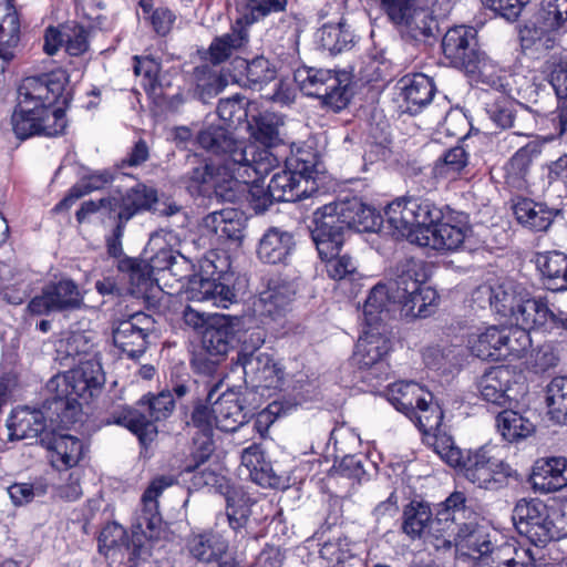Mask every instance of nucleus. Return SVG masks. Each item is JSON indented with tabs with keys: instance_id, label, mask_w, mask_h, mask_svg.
I'll list each match as a JSON object with an SVG mask.
<instances>
[{
	"instance_id": "obj_1",
	"label": "nucleus",
	"mask_w": 567,
	"mask_h": 567,
	"mask_svg": "<svg viewBox=\"0 0 567 567\" xmlns=\"http://www.w3.org/2000/svg\"><path fill=\"white\" fill-rule=\"evenodd\" d=\"M66 83L68 75L62 70L22 80L11 116L12 130L19 140L35 135L55 136L64 131L65 112L53 105L60 99L64 105L69 103L70 94H64Z\"/></svg>"
},
{
	"instance_id": "obj_2",
	"label": "nucleus",
	"mask_w": 567,
	"mask_h": 567,
	"mask_svg": "<svg viewBox=\"0 0 567 567\" xmlns=\"http://www.w3.org/2000/svg\"><path fill=\"white\" fill-rule=\"evenodd\" d=\"M422 279L423 267L420 260H401L388 284H378L371 289L363 305L367 323L373 326L396 312L411 319L431 316L437 307L439 296L435 289L423 286Z\"/></svg>"
},
{
	"instance_id": "obj_3",
	"label": "nucleus",
	"mask_w": 567,
	"mask_h": 567,
	"mask_svg": "<svg viewBox=\"0 0 567 567\" xmlns=\"http://www.w3.org/2000/svg\"><path fill=\"white\" fill-rule=\"evenodd\" d=\"M249 163H240L226 167H215L207 162H200L192 168L190 179L198 184V190L207 194L209 199L223 203H236L247 190V184L254 182L255 177L266 176L274 168L279 166L277 155L268 151H261Z\"/></svg>"
},
{
	"instance_id": "obj_4",
	"label": "nucleus",
	"mask_w": 567,
	"mask_h": 567,
	"mask_svg": "<svg viewBox=\"0 0 567 567\" xmlns=\"http://www.w3.org/2000/svg\"><path fill=\"white\" fill-rule=\"evenodd\" d=\"M463 493L454 492L442 504L429 525L427 537L437 543L436 548H451L461 545L471 555L486 554L492 548V542L476 524L475 513L466 507Z\"/></svg>"
},
{
	"instance_id": "obj_5",
	"label": "nucleus",
	"mask_w": 567,
	"mask_h": 567,
	"mask_svg": "<svg viewBox=\"0 0 567 567\" xmlns=\"http://www.w3.org/2000/svg\"><path fill=\"white\" fill-rule=\"evenodd\" d=\"M105 384V373L96 355L81 361L76 368L63 377L50 380L48 386L54 389L52 405L62 422H74L82 410L81 400L89 403L97 396Z\"/></svg>"
},
{
	"instance_id": "obj_6",
	"label": "nucleus",
	"mask_w": 567,
	"mask_h": 567,
	"mask_svg": "<svg viewBox=\"0 0 567 567\" xmlns=\"http://www.w3.org/2000/svg\"><path fill=\"white\" fill-rule=\"evenodd\" d=\"M566 23L567 0H542L537 13L519 31L522 49L534 58L554 50Z\"/></svg>"
},
{
	"instance_id": "obj_7",
	"label": "nucleus",
	"mask_w": 567,
	"mask_h": 567,
	"mask_svg": "<svg viewBox=\"0 0 567 567\" xmlns=\"http://www.w3.org/2000/svg\"><path fill=\"white\" fill-rule=\"evenodd\" d=\"M440 217V209L431 200L420 197H401L384 208V214L379 219V230L382 229L395 238H405L411 244H415L414 237L419 235V230L439 220Z\"/></svg>"
},
{
	"instance_id": "obj_8",
	"label": "nucleus",
	"mask_w": 567,
	"mask_h": 567,
	"mask_svg": "<svg viewBox=\"0 0 567 567\" xmlns=\"http://www.w3.org/2000/svg\"><path fill=\"white\" fill-rule=\"evenodd\" d=\"M175 483L172 476H158L154 478L142 495V508L135 517L133 524V535L131 542L125 539L122 547L130 554V560L137 565L138 559L144 558L147 550L143 544V538H156L162 529V517L158 512L157 498L162 493L173 486Z\"/></svg>"
},
{
	"instance_id": "obj_9",
	"label": "nucleus",
	"mask_w": 567,
	"mask_h": 567,
	"mask_svg": "<svg viewBox=\"0 0 567 567\" xmlns=\"http://www.w3.org/2000/svg\"><path fill=\"white\" fill-rule=\"evenodd\" d=\"M310 154L286 158L285 167L275 173L268 184L270 196L276 202H297L318 192L315 163Z\"/></svg>"
},
{
	"instance_id": "obj_10",
	"label": "nucleus",
	"mask_w": 567,
	"mask_h": 567,
	"mask_svg": "<svg viewBox=\"0 0 567 567\" xmlns=\"http://www.w3.org/2000/svg\"><path fill=\"white\" fill-rule=\"evenodd\" d=\"M295 81L308 96H315L322 104L338 112L350 101L351 75L347 71H332L315 68H300L295 72Z\"/></svg>"
},
{
	"instance_id": "obj_11",
	"label": "nucleus",
	"mask_w": 567,
	"mask_h": 567,
	"mask_svg": "<svg viewBox=\"0 0 567 567\" xmlns=\"http://www.w3.org/2000/svg\"><path fill=\"white\" fill-rule=\"evenodd\" d=\"M183 264L186 268H192L195 272L187 277L183 284L184 293L190 301L200 303H212L216 308L227 309L237 301V295L233 287L212 279L203 275L208 274V269L214 268L209 260H200L198 262L199 271L195 270V265L179 252Z\"/></svg>"
},
{
	"instance_id": "obj_12",
	"label": "nucleus",
	"mask_w": 567,
	"mask_h": 567,
	"mask_svg": "<svg viewBox=\"0 0 567 567\" xmlns=\"http://www.w3.org/2000/svg\"><path fill=\"white\" fill-rule=\"evenodd\" d=\"M517 532L535 546H545L555 538V524L546 504L537 498L519 499L512 514Z\"/></svg>"
},
{
	"instance_id": "obj_13",
	"label": "nucleus",
	"mask_w": 567,
	"mask_h": 567,
	"mask_svg": "<svg viewBox=\"0 0 567 567\" xmlns=\"http://www.w3.org/2000/svg\"><path fill=\"white\" fill-rule=\"evenodd\" d=\"M473 230L465 214H460L455 220L427 224L414 237L415 245L439 251H456L465 248Z\"/></svg>"
},
{
	"instance_id": "obj_14",
	"label": "nucleus",
	"mask_w": 567,
	"mask_h": 567,
	"mask_svg": "<svg viewBox=\"0 0 567 567\" xmlns=\"http://www.w3.org/2000/svg\"><path fill=\"white\" fill-rule=\"evenodd\" d=\"M140 404L146 405L148 415L134 410L128 411L116 422L125 425L137 435L142 443L152 441L157 433L154 422L168 417L175 409V398L172 391L164 390L156 395H146Z\"/></svg>"
},
{
	"instance_id": "obj_15",
	"label": "nucleus",
	"mask_w": 567,
	"mask_h": 567,
	"mask_svg": "<svg viewBox=\"0 0 567 567\" xmlns=\"http://www.w3.org/2000/svg\"><path fill=\"white\" fill-rule=\"evenodd\" d=\"M399 31L416 41L432 34L433 19L415 0H372Z\"/></svg>"
},
{
	"instance_id": "obj_16",
	"label": "nucleus",
	"mask_w": 567,
	"mask_h": 567,
	"mask_svg": "<svg viewBox=\"0 0 567 567\" xmlns=\"http://www.w3.org/2000/svg\"><path fill=\"white\" fill-rule=\"evenodd\" d=\"M84 307V295L71 279L45 285L41 293L33 297L28 305L29 311L37 316L75 311Z\"/></svg>"
},
{
	"instance_id": "obj_17",
	"label": "nucleus",
	"mask_w": 567,
	"mask_h": 567,
	"mask_svg": "<svg viewBox=\"0 0 567 567\" xmlns=\"http://www.w3.org/2000/svg\"><path fill=\"white\" fill-rule=\"evenodd\" d=\"M198 144L209 153L216 155H226L223 165L249 163L255 159L261 151L256 150V145H247L245 142L236 141L234 136L221 126H209L200 131L197 135Z\"/></svg>"
},
{
	"instance_id": "obj_18",
	"label": "nucleus",
	"mask_w": 567,
	"mask_h": 567,
	"mask_svg": "<svg viewBox=\"0 0 567 567\" xmlns=\"http://www.w3.org/2000/svg\"><path fill=\"white\" fill-rule=\"evenodd\" d=\"M463 475L481 488L497 489L506 484L512 468L485 449L466 451Z\"/></svg>"
},
{
	"instance_id": "obj_19",
	"label": "nucleus",
	"mask_w": 567,
	"mask_h": 567,
	"mask_svg": "<svg viewBox=\"0 0 567 567\" xmlns=\"http://www.w3.org/2000/svg\"><path fill=\"white\" fill-rule=\"evenodd\" d=\"M444 56L457 69L474 72L478 69L481 53L477 48L476 30L457 25L447 30L442 39Z\"/></svg>"
},
{
	"instance_id": "obj_20",
	"label": "nucleus",
	"mask_w": 567,
	"mask_h": 567,
	"mask_svg": "<svg viewBox=\"0 0 567 567\" xmlns=\"http://www.w3.org/2000/svg\"><path fill=\"white\" fill-rule=\"evenodd\" d=\"M527 291L528 289L522 284L513 279H504L495 285L480 286L473 292V300L482 308L488 303L495 313L508 320L522 298L526 297Z\"/></svg>"
},
{
	"instance_id": "obj_21",
	"label": "nucleus",
	"mask_w": 567,
	"mask_h": 567,
	"mask_svg": "<svg viewBox=\"0 0 567 567\" xmlns=\"http://www.w3.org/2000/svg\"><path fill=\"white\" fill-rule=\"evenodd\" d=\"M238 364L243 368L246 383L254 388L279 389L284 371L271 354L260 350L238 353Z\"/></svg>"
},
{
	"instance_id": "obj_22",
	"label": "nucleus",
	"mask_w": 567,
	"mask_h": 567,
	"mask_svg": "<svg viewBox=\"0 0 567 567\" xmlns=\"http://www.w3.org/2000/svg\"><path fill=\"white\" fill-rule=\"evenodd\" d=\"M153 323V319L143 312H136L117 322L112 330L114 346L131 359L141 357L147 348V337Z\"/></svg>"
},
{
	"instance_id": "obj_23",
	"label": "nucleus",
	"mask_w": 567,
	"mask_h": 567,
	"mask_svg": "<svg viewBox=\"0 0 567 567\" xmlns=\"http://www.w3.org/2000/svg\"><path fill=\"white\" fill-rule=\"evenodd\" d=\"M331 212L330 206H322L313 214L311 237L321 259L339 254L344 243L347 230Z\"/></svg>"
},
{
	"instance_id": "obj_24",
	"label": "nucleus",
	"mask_w": 567,
	"mask_h": 567,
	"mask_svg": "<svg viewBox=\"0 0 567 567\" xmlns=\"http://www.w3.org/2000/svg\"><path fill=\"white\" fill-rule=\"evenodd\" d=\"M561 313L563 311L555 313L543 299L533 298L528 290L508 321L525 330L545 328L551 331L559 329Z\"/></svg>"
},
{
	"instance_id": "obj_25",
	"label": "nucleus",
	"mask_w": 567,
	"mask_h": 567,
	"mask_svg": "<svg viewBox=\"0 0 567 567\" xmlns=\"http://www.w3.org/2000/svg\"><path fill=\"white\" fill-rule=\"evenodd\" d=\"M189 434L193 435V446L190 455L194 464L185 466L186 472L197 470L205 463L213 452L215 444L213 441V423L208 415L207 406L199 405L192 413L190 422L186 423Z\"/></svg>"
},
{
	"instance_id": "obj_26",
	"label": "nucleus",
	"mask_w": 567,
	"mask_h": 567,
	"mask_svg": "<svg viewBox=\"0 0 567 567\" xmlns=\"http://www.w3.org/2000/svg\"><path fill=\"white\" fill-rule=\"evenodd\" d=\"M398 103L401 113L419 114L433 99V80L422 73L408 74L399 83Z\"/></svg>"
},
{
	"instance_id": "obj_27",
	"label": "nucleus",
	"mask_w": 567,
	"mask_h": 567,
	"mask_svg": "<svg viewBox=\"0 0 567 567\" xmlns=\"http://www.w3.org/2000/svg\"><path fill=\"white\" fill-rule=\"evenodd\" d=\"M327 206L333 209L331 214L339 219L338 221L346 230L354 229L363 233L379 230L380 215L359 198L328 204Z\"/></svg>"
},
{
	"instance_id": "obj_28",
	"label": "nucleus",
	"mask_w": 567,
	"mask_h": 567,
	"mask_svg": "<svg viewBox=\"0 0 567 567\" xmlns=\"http://www.w3.org/2000/svg\"><path fill=\"white\" fill-rule=\"evenodd\" d=\"M296 292L292 282L271 280L267 290L260 293L257 305L259 315L270 321H280L291 311Z\"/></svg>"
},
{
	"instance_id": "obj_29",
	"label": "nucleus",
	"mask_w": 567,
	"mask_h": 567,
	"mask_svg": "<svg viewBox=\"0 0 567 567\" xmlns=\"http://www.w3.org/2000/svg\"><path fill=\"white\" fill-rule=\"evenodd\" d=\"M513 371L499 365L487 370L478 380L477 388L484 401L497 406L509 405L513 395Z\"/></svg>"
},
{
	"instance_id": "obj_30",
	"label": "nucleus",
	"mask_w": 567,
	"mask_h": 567,
	"mask_svg": "<svg viewBox=\"0 0 567 567\" xmlns=\"http://www.w3.org/2000/svg\"><path fill=\"white\" fill-rule=\"evenodd\" d=\"M284 126V117L276 113L265 112L254 116L248 122V128L251 137L264 146L262 148L256 146V150L268 151L270 154L277 155L280 162L284 156L275 153L274 150L286 143Z\"/></svg>"
},
{
	"instance_id": "obj_31",
	"label": "nucleus",
	"mask_w": 567,
	"mask_h": 567,
	"mask_svg": "<svg viewBox=\"0 0 567 567\" xmlns=\"http://www.w3.org/2000/svg\"><path fill=\"white\" fill-rule=\"evenodd\" d=\"M533 487L540 493L557 492L567 486V457L553 456L538 460L530 476Z\"/></svg>"
},
{
	"instance_id": "obj_32",
	"label": "nucleus",
	"mask_w": 567,
	"mask_h": 567,
	"mask_svg": "<svg viewBox=\"0 0 567 567\" xmlns=\"http://www.w3.org/2000/svg\"><path fill=\"white\" fill-rule=\"evenodd\" d=\"M212 423L225 432H234L246 423L247 413L234 393H223L207 408Z\"/></svg>"
},
{
	"instance_id": "obj_33",
	"label": "nucleus",
	"mask_w": 567,
	"mask_h": 567,
	"mask_svg": "<svg viewBox=\"0 0 567 567\" xmlns=\"http://www.w3.org/2000/svg\"><path fill=\"white\" fill-rule=\"evenodd\" d=\"M19 32L20 22L11 0H0V75L14 56Z\"/></svg>"
},
{
	"instance_id": "obj_34",
	"label": "nucleus",
	"mask_w": 567,
	"mask_h": 567,
	"mask_svg": "<svg viewBox=\"0 0 567 567\" xmlns=\"http://www.w3.org/2000/svg\"><path fill=\"white\" fill-rule=\"evenodd\" d=\"M47 427L43 413L27 406L17 408L7 420L8 437L14 440H32L42 435Z\"/></svg>"
},
{
	"instance_id": "obj_35",
	"label": "nucleus",
	"mask_w": 567,
	"mask_h": 567,
	"mask_svg": "<svg viewBox=\"0 0 567 567\" xmlns=\"http://www.w3.org/2000/svg\"><path fill=\"white\" fill-rule=\"evenodd\" d=\"M536 267L542 276V282L547 290H567V255L558 251L537 252Z\"/></svg>"
},
{
	"instance_id": "obj_36",
	"label": "nucleus",
	"mask_w": 567,
	"mask_h": 567,
	"mask_svg": "<svg viewBox=\"0 0 567 567\" xmlns=\"http://www.w3.org/2000/svg\"><path fill=\"white\" fill-rule=\"evenodd\" d=\"M295 248L291 233L278 227L269 228L259 240L258 258L270 265L284 264Z\"/></svg>"
},
{
	"instance_id": "obj_37",
	"label": "nucleus",
	"mask_w": 567,
	"mask_h": 567,
	"mask_svg": "<svg viewBox=\"0 0 567 567\" xmlns=\"http://www.w3.org/2000/svg\"><path fill=\"white\" fill-rule=\"evenodd\" d=\"M389 349L388 340L380 333H364L355 344L353 362L360 369L382 371L385 368L383 358Z\"/></svg>"
},
{
	"instance_id": "obj_38",
	"label": "nucleus",
	"mask_w": 567,
	"mask_h": 567,
	"mask_svg": "<svg viewBox=\"0 0 567 567\" xmlns=\"http://www.w3.org/2000/svg\"><path fill=\"white\" fill-rule=\"evenodd\" d=\"M388 401L400 412L408 417H412L415 413V408L420 404H425V398H432V394L426 392L416 382L399 381L390 384L386 389Z\"/></svg>"
},
{
	"instance_id": "obj_39",
	"label": "nucleus",
	"mask_w": 567,
	"mask_h": 567,
	"mask_svg": "<svg viewBox=\"0 0 567 567\" xmlns=\"http://www.w3.org/2000/svg\"><path fill=\"white\" fill-rule=\"evenodd\" d=\"M540 153L539 145L530 142L520 147L505 166L507 185L516 189L527 186L533 159Z\"/></svg>"
},
{
	"instance_id": "obj_40",
	"label": "nucleus",
	"mask_w": 567,
	"mask_h": 567,
	"mask_svg": "<svg viewBox=\"0 0 567 567\" xmlns=\"http://www.w3.org/2000/svg\"><path fill=\"white\" fill-rule=\"evenodd\" d=\"M240 474L260 486H271L275 477L258 444H251L241 452Z\"/></svg>"
},
{
	"instance_id": "obj_41",
	"label": "nucleus",
	"mask_w": 567,
	"mask_h": 567,
	"mask_svg": "<svg viewBox=\"0 0 567 567\" xmlns=\"http://www.w3.org/2000/svg\"><path fill=\"white\" fill-rule=\"evenodd\" d=\"M203 226L220 238L239 240L243 237L241 213L235 208L212 212L204 217Z\"/></svg>"
},
{
	"instance_id": "obj_42",
	"label": "nucleus",
	"mask_w": 567,
	"mask_h": 567,
	"mask_svg": "<svg viewBox=\"0 0 567 567\" xmlns=\"http://www.w3.org/2000/svg\"><path fill=\"white\" fill-rule=\"evenodd\" d=\"M514 214L519 224L535 231H545L551 225L558 210L548 208L543 203L522 199L514 205Z\"/></svg>"
},
{
	"instance_id": "obj_43",
	"label": "nucleus",
	"mask_w": 567,
	"mask_h": 567,
	"mask_svg": "<svg viewBox=\"0 0 567 567\" xmlns=\"http://www.w3.org/2000/svg\"><path fill=\"white\" fill-rule=\"evenodd\" d=\"M121 268L127 270V279L131 286L130 292L137 298L148 297L154 285L164 278V274L161 277H154L156 272L148 266L146 259L126 260L122 262Z\"/></svg>"
},
{
	"instance_id": "obj_44",
	"label": "nucleus",
	"mask_w": 567,
	"mask_h": 567,
	"mask_svg": "<svg viewBox=\"0 0 567 567\" xmlns=\"http://www.w3.org/2000/svg\"><path fill=\"white\" fill-rule=\"evenodd\" d=\"M491 120L502 128H514L515 135L528 136L533 130V116L526 111L517 112L511 102L495 105L491 111Z\"/></svg>"
},
{
	"instance_id": "obj_45",
	"label": "nucleus",
	"mask_w": 567,
	"mask_h": 567,
	"mask_svg": "<svg viewBox=\"0 0 567 567\" xmlns=\"http://www.w3.org/2000/svg\"><path fill=\"white\" fill-rule=\"evenodd\" d=\"M47 446L51 451V463L58 470L75 466L82 456V442L71 435H53Z\"/></svg>"
},
{
	"instance_id": "obj_46",
	"label": "nucleus",
	"mask_w": 567,
	"mask_h": 567,
	"mask_svg": "<svg viewBox=\"0 0 567 567\" xmlns=\"http://www.w3.org/2000/svg\"><path fill=\"white\" fill-rule=\"evenodd\" d=\"M190 555L199 561L218 560L228 549L227 540L219 534L203 533L193 535L187 543Z\"/></svg>"
},
{
	"instance_id": "obj_47",
	"label": "nucleus",
	"mask_w": 567,
	"mask_h": 567,
	"mask_svg": "<svg viewBox=\"0 0 567 567\" xmlns=\"http://www.w3.org/2000/svg\"><path fill=\"white\" fill-rule=\"evenodd\" d=\"M471 353L482 360L501 358L502 327L491 326L483 331L471 333L467 339Z\"/></svg>"
},
{
	"instance_id": "obj_48",
	"label": "nucleus",
	"mask_w": 567,
	"mask_h": 567,
	"mask_svg": "<svg viewBox=\"0 0 567 567\" xmlns=\"http://www.w3.org/2000/svg\"><path fill=\"white\" fill-rule=\"evenodd\" d=\"M152 249H156L155 255L147 260L148 266L157 274L169 270L175 261V246L177 245V234L173 230L161 229L150 241Z\"/></svg>"
},
{
	"instance_id": "obj_49",
	"label": "nucleus",
	"mask_w": 567,
	"mask_h": 567,
	"mask_svg": "<svg viewBox=\"0 0 567 567\" xmlns=\"http://www.w3.org/2000/svg\"><path fill=\"white\" fill-rule=\"evenodd\" d=\"M248 42V32L246 28L236 21L229 33H226L210 44L209 53L213 63L217 64L228 59L233 50L240 49Z\"/></svg>"
},
{
	"instance_id": "obj_50",
	"label": "nucleus",
	"mask_w": 567,
	"mask_h": 567,
	"mask_svg": "<svg viewBox=\"0 0 567 567\" xmlns=\"http://www.w3.org/2000/svg\"><path fill=\"white\" fill-rule=\"evenodd\" d=\"M236 66L245 70V80L240 79L244 85L251 89H261V86L276 79V70L264 56H258L251 61L244 59L235 60Z\"/></svg>"
},
{
	"instance_id": "obj_51",
	"label": "nucleus",
	"mask_w": 567,
	"mask_h": 567,
	"mask_svg": "<svg viewBox=\"0 0 567 567\" xmlns=\"http://www.w3.org/2000/svg\"><path fill=\"white\" fill-rule=\"evenodd\" d=\"M548 415L557 424H567V377L554 378L546 389Z\"/></svg>"
},
{
	"instance_id": "obj_52",
	"label": "nucleus",
	"mask_w": 567,
	"mask_h": 567,
	"mask_svg": "<svg viewBox=\"0 0 567 567\" xmlns=\"http://www.w3.org/2000/svg\"><path fill=\"white\" fill-rule=\"evenodd\" d=\"M496 425L502 436L514 442L530 435L535 425L527 417L513 410H505L497 415Z\"/></svg>"
},
{
	"instance_id": "obj_53",
	"label": "nucleus",
	"mask_w": 567,
	"mask_h": 567,
	"mask_svg": "<svg viewBox=\"0 0 567 567\" xmlns=\"http://www.w3.org/2000/svg\"><path fill=\"white\" fill-rule=\"evenodd\" d=\"M403 532L411 538L429 534V525L432 520L431 508L427 504L412 502L403 513Z\"/></svg>"
},
{
	"instance_id": "obj_54",
	"label": "nucleus",
	"mask_w": 567,
	"mask_h": 567,
	"mask_svg": "<svg viewBox=\"0 0 567 567\" xmlns=\"http://www.w3.org/2000/svg\"><path fill=\"white\" fill-rule=\"evenodd\" d=\"M226 499V519L234 530H238L247 524L250 511V498L241 491L227 488L225 492Z\"/></svg>"
},
{
	"instance_id": "obj_55",
	"label": "nucleus",
	"mask_w": 567,
	"mask_h": 567,
	"mask_svg": "<svg viewBox=\"0 0 567 567\" xmlns=\"http://www.w3.org/2000/svg\"><path fill=\"white\" fill-rule=\"evenodd\" d=\"M317 39L323 50L337 54L350 48L353 42V34L346 23L339 22L337 24H324L318 31Z\"/></svg>"
},
{
	"instance_id": "obj_56",
	"label": "nucleus",
	"mask_w": 567,
	"mask_h": 567,
	"mask_svg": "<svg viewBox=\"0 0 567 567\" xmlns=\"http://www.w3.org/2000/svg\"><path fill=\"white\" fill-rule=\"evenodd\" d=\"M319 554L324 567H344L354 558L353 544L344 536H336L322 544Z\"/></svg>"
},
{
	"instance_id": "obj_57",
	"label": "nucleus",
	"mask_w": 567,
	"mask_h": 567,
	"mask_svg": "<svg viewBox=\"0 0 567 567\" xmlns=\"http://www.w3.org/2000/svg\"><path fill=\"white\" fill-rule=\"evenodd\" d=\"M156 202V193L154 189L145 185H136L127 190L122 198V208L118 218L127 221L137 212L150 209L152 204Z\"/></svg>"
},
{
	"instance_id": "obj_58",
	"label": "nucleus",
	"mask_w": 567,
	"mask_h": 567,
	"mask_svg": "<svg viewBox=\"0 0 567 567\" xmlns=\"http://www.w3.org/2000/svg\"><path fill=\"white\" fill-rule=\"evenodd\" d=\"M286 0H237V8L241 17L237 20L241 24H251L271 12L282 11Z\"/></svg>"
},
{
	"instance_id": "obj_59",
	"label": "nucleus",
	"mask_w": 567,
	"mask_h": 567,
	"mask_svg": "<svg viewBox=\"0 0 567 567\" xmlns=\"http://www.w3.org/2000/svg\"><path fill=\"white\" fill-rule=\"evenodd\" d=\"M234 340V333L229 326L219 324L208 326L203 333V346L204 349L210 355H224L226 354Z\"/></svg>"
},
{
	"instance_id": "obj_60",
	"label": "nucleus",
	"mask_w": 567,
	"mask_h": 567,
	"mask_svg": "<svg viewBox=\"0 0 567 567\" xmlns=\"http://www.w3.org/2000/svg\"><path fill=\"white\" fill-rule=\"evenodd\" d=\"M409 419L412 420L424 434H434L441 426L443 412L437 404L432 402V398H425V404L417 405L415 413Z\"/></svg>"
},
{
	"instance_id": "obj_61",
	"label": "nucleus",
	"mask_w": 567,
	"mask_h": 567,
	"mask_svg": "<svg viewBox=\"0 0 567 567\" xmlns=\"http://www.w3.org/2000/svg\"><path fill=\"white\" fill-rule=\"evenodd\" d=\"M530 346L528 330L520 327H502V357H520Z\"/></svg>"
},
{
	"instance_id": "obj_62",
	"label": "nucleus",
	"mask_w": 567,
	"mask_h": 567,
	"mask_svg": "<svg viewBox=\"0 0 567 567\" xmlns=\"http://www.w3.org/2000/svg\"><path fill=\"white\" fill-rule=\"evenodd\" d=\"M468 163V155L462 146H456L444 153L435 164L436 174L444 177L457 175Z\"/></svg>"
},
{
	"instance_id": "obj_63",
	"label": "nucleus",
	"mask_w": 567,
	"mask_h": 567,
	"mask_svg": "<svg viewBox=\"0 0 567 567\" xmlns=\"http://www.w3.org/2000/svg\"><path fill=\"white\" fill-rule=\"evenodd\" d=\"M328 276L333 280L353 279L358 272L357 261L348 254L323 259Z\"/></svg>"
},
{
	"instance_id": "obj_64",
	"label": "nucleus",
	"mask_w": 567,
	"mask_h": 567,
	"mask_svg": "<svg viewBox=\"0 0 567 567\" xmlns=\"http://www.w3.org/2000/svg\"><path fill=\"white\" fill-rule=\"evenodd\" d=\"M551 86L559 99L567 97V59L553 55L546 62Z\"/></svg>"
}]
</instances>
